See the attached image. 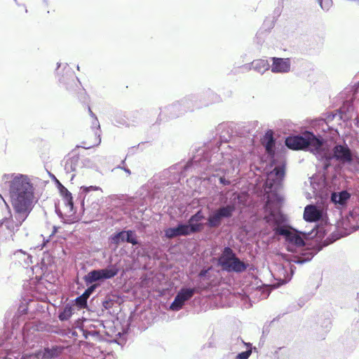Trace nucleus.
Returning <instances> with one entry per match:
<instances>
[{"mask_svg": "<svg viewBox=\"0 0 359 359\" xmlns=\"http://www.w3.org/2000/svg\"><path fill=\"white\" fill-rule=\"evenodd\" d=\"M217 131L220 133L219 139H215L211 147H216L210 149L208 145L205 149L197 150L196 154L188 163L187 166L196 168H201L203 170L220 171L224 174L233 172L238 165V160L236 151L228 144L231 135L226 123L219 124Z\"/></svg>", "mask_w": 359, "mask_h": 359, "instance_id": "f257e3e1", "label": "nucleus"}, {"mask_svg": "<svg viewBox=\"0 0 359 359\" xmlns=\"http://www.w3.org/2000/svg\"><path fill=\"white\" fill-rule=\"evenodd\" d=\"M1 181L8 184V191L13 209H16L20 212L23 210H32L34 187L28 175L20 173L4 174Z\"/></svg>", "mask_w": 359, "mask_h": 359, "instance_id": "f03ea898", "label": "nucleus"}, {"mask_svg": "<svg viewBox=\"0 0 359 359\" xmlns=\"http://www.w3.org/2000/svg\"><path fill=\"white\" fill-rule=\"evenodd\" d=\"M266 220L269 223H273L276 225L274 231L276 234L283 236L285 239V248L289 252L299 253L300 256H296L292 260L297 264H304L309 262L314 257L316 252L311 249H305V243L303 238L299 232L292 228L281 226L280 224L285 221L283 215L279 213L271 212L266 217Z\"/></svg>", "mask_w": 359, "mask_h": 359, "instance_id": "7ed1b4c3", "label": "nucleus"}, {"mask_svg": "<svg viewBox=\"0 0 359 359\" xmlns=\"http://www.w3.org/2000/svg\"><path fill=\"white\" fill-rule=\"evenodd\" d=\"M329 139L322 138V145L320 147L317 158L324 162L327 168L332 160H335L343 165H351L354 158V153L346 142L335 144L332 149L328 144Z\"/></svg>", "mask_w": 359, "mask_h": 359, "instance_id": "20e7f679", "label": "nucleus"}, {"mask_svg": "<svg viewBox=\"0 0 359 359\" xmlns=\"http://www.w3.org/2000/svg\"><path fill=\"white\" fill-rule=\"evenodd\" d=\"M322 137L313 133L306 131L301 135L290 136L285 139V145L292 149L310 151L316 158L322 145Z\"/></svg>", "mask_w": 359, "mask_h": 359, "instance_id": "39448f33", "label": "nucleus"}, {"mask_svg": "<svg viewBox=\"0 0 359 359\" xmlns=\"http://www.w3.org/2000/svg\"><path fill=\"white\" fill-rule=\"evenodd\" d=\"M219 265L227 272L242 273L245 271L248 264L237 257L236 253L229 247H225L219 257Z\"/></svg>", "mask_w": 359, "mask_h": 359, "instance_id": "423d86ee", "label": "nucleus"}, {"mask_svg": "<svg viewBox=\"0 0 359 359\" xmlns=\"http://www.w3.org/2000/svg\"><path fill=\"white\" fill-rule=\"evenodd\" d=\"M339 117V112L337 111L336 113L327 112L325 114L323 118L316 119L313 123V127L318 133V135L321 136L325 139H330L331 140H334L339 135V133L337 129L330 127L329 122L334 119V118Z\"/></svg>", "mask_w": 359, "mask_h": 359, "instance_id": "0eeeda50", "label": "nucleus"}, {"mask_svg": "<svg viewBox=\"0 0 359 359\" xmlns=\"http://www.w3.org/2000/svg\"><path fill=\"white\" fill-rule=\"evenodd\" d=\"M119 271V267L116 264H110L104 269L90 271L83 277V280L89 285L96 281L113 278L118 275Z\"/></svg>", "mask_w": 359, "mask_h": 359, "instance_id": "6e6552de", "label": "nucleus"}, {"mask_svg": "<svg viewBox=\"0 0 359 359\" xmlns=\"http://www.w3.org/2000/svg\"><path fill=\"white\" fill-rule=\"evenodd\" d=\"M236 210V205L233 203L221 206L212 212L207 222V225L210 228H217L222 224L223 219H228L232 217Z\"/></svg>", "mask_w": 359, "mask_h": 359, "instance_id": "1a4fd4ad", "label": "nucleus"}, {"mask_svg": "<svg viewBox=\"0 0 359 359\" xmlns=\"http://www.w3.org/2000/svg\"><path fill=\"white\" fill-rule=\"evenodd\" d=\"M14 210L15 219L9 212V217H4L0 221V227L4 226L10 232L14 233L18 231L22 222L27 219L32 210H23L20 212L16 209Z\"/></svg>", "mask_w": 359, "mask_h": 359, "instance_id": "9d476101", "label": "nucleus"}, {"mask_svg": "<svg viewBox=\"0 0 359 359\" xmlns=\"http://www.w3.org/2000/svg\"><path fill=\"white\" fill-rule=\"evenodd\" d=\"M285 172V165L281 163L276 166L273 170L267 174L266 187L270 190H276L280 185Z\"/></svg>", "mask_w": 359, "mask_h": 359, "instance_id": "9b49d317", "label": "nucleus"}, {"mask_svg": "<svg viewBox=\"0 0 359 359\" xmlns=\"http://www.w3.org/2000/svg\"><path fill=\"white\" fill-rule=\"evenodd\" d=\"M196 292H198L197 288L182 287L170 305V309L174 311H180L182 309L185 302L189 300Z\"/></svg>", "mask_w": 359, "mask_h": 359, "instance_id": "f8f14e48", "label": "nucleus"}, {"mask_svg": "<svg viewBox=\"0 0 359 359\" xmlns=\"http://www.w3.org/2000/svg\"><path fill=\"white\" fill-rule=\"evenodd\" d=\"M196 226H188L187 224L180 223L175 227L168 228L164 230L165 236L171 239L177 236H186L197 232Z\"/></svg>", "mask_w": 359, "mask_h": 359, "instance_id": "ddd939ff", "label": "nucleus"}, {"mask_svg": "<svg viewBox=\"0 0 359 359\" xmlns=\"http://www.w3.org/2000/svg\"><path fill=\"white\" fill-rule=\"evenodd\" d=\"M272 64L271 71L274 74H287L291 70V60L290 58L272 57L270 58Z\"/></svg>", "mask_w": 359, "mask_h": 359, "instance_id": "4468645a", "label": "nucleus"}, {"mask_svg": "<svg viewBox=\"0 0 359 359\" xmlns=\"http://www.w3.org/2000/svg\"><path fill=\"white\" fill-rule=\"evenodd\" d=\"M62 70L65 72V74L59 77L60 82L65 85L68 90H73L74 86H76L77 83L79 82V79L74 76V73L68 64L62 65Z\"/></svg>", "mask_w": 359, "mask_h": 359, "instance_id": "2eb2a0df", "label": "nucleus"}, {"mask_svg": "<svg viewBox=\"0 0 359 359\" xmlns=\"http://www.w3.org/2000/svg\"><path fill=\"white\" fill-rule=\"evenodd\" d=\"M185 113L203 107L202 100L198 95H191L180 100Z\"/></svg>", "mask_w": 359, "mask_h": 359, "instance_id": "dca6fc26", "label": "nucleus"}, {"mask_svg": "<svg viewBox=\"0 0 359 359\" xmlns=\"http://www.w3.org/2000/svg\"><path fill=\"white\" fill-rule=\"evenodd\" d=\"M163 113H164L169 118H176L185 114L180 100L175 102L171 104L166 106Z\"/></svg>", "mask_w": 359, "mask_h": 359, "instance_id": "f3484780", "label": "nucleus"}, {"mask_svg": "<svg viewBox=\"0 0 359 359\" xmlns=\"http://www.w3.org/2000/svg\"><path fill=\"white\" fill-rule=\"evenodd\" d=\"M323 211L314 205H306L304 211V219L306 222H313L321 219Z\"/></svg>", "mask_w": 359, "mask_h": 359, "instance_id": "a211bd4d", "label": "nucleus"}, {"mask_svg": "<svg viewBox=\"0 0 359 359\" xmlns=\"http://www.w3.org/2000/svg\"><path fill=\"white\" fill-rule=\"evenodd\" d=\"M339 112V119L346 121L351 119L353 116L354 105L353 100L350 99L344 102L342 106L337 109Z\"/></svg>", "mask_w": 359, "mask_h": 359, "instance_id": "6ab92c4d", "label": "nucleus"}, {"mask_svg": "<svg viewBox=\"0 0 359 359\" xmlns=\"http://www.w3.org/2000/svg\"><path fill=\"white\" fill-rule=\"evenodd\" d=\"M350 198L351 194L347 191L333 192L331 194L332 202L337 205L338 208L346 205Z\"/></svg>", "mask_w": 359, "mask_h": 359, "instance_id": "aec40b11", "label": "nucleus"}, {"mask_svg": "<svg viewBox=\"0 0 359 359\" xmlns=\"http://www.w3.org/2000/svg\"><path fill=\"white\" fill-rule=\"evenodd\" d=\"M262 143L269 154L272 155L274 154L275 139L273 137V132L271 130L266 132L262 140Z\"/></svg>", "mask_w": 359, "mask_h": 359, "instance_id": "412c9836", "label": "nucleus"}, {"mask_svg": "<svg viewBox=\"0 0 359 359\" xmlns=\"http://www.w3.org/2000/svg\"><path fill=\"white\" fill-rule=\"evenodd\" d=\"M345 222L353 231L359 229V208H355L350 211Z\"/></svg>", "mask_w": 359, "mask_h": 359, "instance_id": "4be33fe9", "label": "nucleus"}, {"mask_svg": "<svg viewBox=\"0 0 359 359\" xmlns=\"http://www.w3.org/2000/svg\"><path fill=\"white\" fill-rule=\"evenodd\" d=\"M64 347L60 346H55L51 348H45L42 354H37V357H41V359H53L58 357L63 351Z\"/></svg>", "mask_w": 359, "mask_h": 359, "instance_id": "5701e85b", "label": "nucleus"}, {"mask_svg": "<svg viewBox=\"0 0 359 359\" xmlns=\"http://www.w3.org/2000/svg\"><path fill=\"white\" fill-rule=\"evenodd\" d=\"M91 129L93 131L95 139L93 144L88 145V146H83V147L85 149H90L94 146H97L101 143V130H100V125L99 123V121L97 117H95L94 119H93L91 123Z\"/></svg>", "mask_w": 359, "mask_h": 359, "instance_id": "b1692460", "label": "nucleus"}, {"mask_svg": "<svg viewBox=\"0 0 359 359\" xmlns=\"http://www.w3.org/2000/svg\"><path fill=\"white\" fill-rule=\"evenodd\" d=\"M12 258L18 261L25 267H28L32 263V257L22 250H18L13 253Z\"/></svg>", "mask_w": 359, "mask_h": 359, "instance_id": "393cba45", "label": "nucleus"}, {"mask_svg": "<svg viewBox=\"0 0 359 359\" xmlns=\"http://www.w3.org/2000/svg\"><path fill=\"white\" fill-rule=\"evenodd\" d=\"M199 96L200 99L202 100L203 107L221 101L220 97L210 89L205 90L202 95Z\"/></svg>", "mask_w": 359, "mask_h": 359, "instance_id": "a878e982", "label": "nucleus"}, {"mask_svg": "<svg viewBox=\"0 0 359 359\" xmlns=\"http://www.w3.org/2000/svg\"><path fill=\"white\" fill-rule=\"evenodd\" d=\"M250 68L256 71L257 72L263 74L269 69H271V65L268 60L265 59L255 60L250 63Z\"/></svg>", "mask_w": 359, "mask_h": 359, "instance_id": "bb28decb", "label": "nucleus"}, {"mask_svg": "<svg viewBox=\"0 0 359 359\" xmlns=\"http://www.w3.org/2000/svg\"><path fill=\"white\" fill-rule=\"evenodd\" d=\"M204 219V215L201 210H198L196 213L193 215L189 219V224L188 226H196V228L198 229L197 230V232H199L203 229V224L201 223V221H202Z\"/></svg>", "mask_w": 359, "mask_h": 359, "instance_id": "cd10ccee", "label": "nucleus"}, {"mask_svg": "<svg viewBox=\"0 0 359 359\" xmlns=\"http://www.w3.org/2000/svg\"><path fill=\"white\" fill-rule=\"evenodd\" d=\"M79 157L74 156L72 158H67L64 165L65 170L67 173H71L74 172L76 170V168L79 165Z\"/></svg>", "mask_w": 359, "mask_h": 359, "instance_id": "c85d7f7f", "label": "nucleus"}, {"mask_svg": "<svg viewBox=\"0 0 359 359\" xmlns=\"http://www.w3.org/2000/svg\"><path fill=\"white\" fill-rule=\"evenodd\" d=\"M74 308L73 306L67 304L64 306L62 309L60 311L58 318L61 321H65L69 320L73 314Z\"/></svg>", "mask_w": 359, "mask_h": 359, "instance_id": "c756f323", "label": "nucleus"}, {"mask_svg": "<svg viewBox=\"0 0 359 359\" xmlns=\"http://www.w3.org/2000/svg\"><path fill=\"white\" fill-rule=\"evenodd\" d=\"M111 243L118 245L120 243L126 242V231H121L110 236Z\"/></svg>", "mask_w": 359, "mask_h": 359, "instance_id": "7c9ffc66", "label": "nucleus"}, {"mask_svg": "<svg viewBox=\"0 0 359 359\" xmlns=\"http://www.w3.org/2000/svg\"><path fill=\"white\" fill-rule=\"evenodd\" d=\"M126 242L133 245L138 244L136 234L132 230L126 231Z\"/></svg>", "mask_w": 359, "mask_h": 359, "instance_id": "2f4dec72", "label": "nucleus"}, {"mask_svg": "<svg viewBox=\"0 0 359 359\" xmlns=\"http://www.w3.org/2000/svg\"><path fill=\"white\" fill-rule=\"evenodd\" d=\"M60 186L61 187V188H60L61 194L65 196L67 203L69 205H73L72 197L71 193L65 187H63L61 184H60Z\"/></svg>", "mask_w": 359, "mask_h": 359, "instance_id": "473e14b6", "label": "nucleus"}, {"mask_svg": "<svg viewBox=\"0 0 359 359\" xmlns=\"http://www.w3.org/2000/svg\"><path fill=\"white\" fill-rule=\"evenodd\" d=\"M88 299L83 294L76 298L75 302L79 308H85L87 306Z\"/></svg>", "mask_w": 359, "mask_h": 359, "instance_id": "72a5a7b5", "label": "nucleus"}, {"mask_svg": "<svg viewBox=\"0 0 359 359\" xmlns=\"http://www.w3.org/2000/svg\"><path fill=\"white\" fill-rule=\"evenodd\" d=\"M97 190L102 191V189L97 186H90V187H84L83 186V187H81L80 196L81 197L83 194H86L90 191H97Z\"/></svg>", "mask_w": 359, "mask_h": 359, "instance_id": "f704fd0d", "label": "nucleus"}, {"mask_svg": "<svg viewBox=\"0 0 359 359\" xmlns=\"http://www.w3.org/2000/svg\"><path fill=\"white\" fill-rule=\"evenodd\" d=\"M252 353V348L250 347L247 351L238 353L234 359H248Z\"/></svg>", "mask_w": 359, "mask_h": 359, "instance_id": "c9c22d12", "label": "nucleus"}, {"mask_svg": "<svg viewBox=\"0 0 359 359\" xmlns=\"http://www.w3.org/2000/svg\"><path fill=\"white\" fill-rule=\"evenodd\" d=\"M318 2L321 8L325 11H328L332 6V0H325L324 2L323 0H318Z\"/></svg>", "mask_w": 359, "mask_h": 359, "instance_id": "e433bc0d", "label": "nucleus"}, {"mask_svg": "<svg viewBox=\"0 0 359 359\" xmlns=\"http://www.w3.org/2000/svg\"><path fill=\"white\" fill-rule=\"evenodd\" d=\"M97 285H92L89 286L85 292L82 294L84 297H86L87 299L90 297V295L95 291L96 289Z\"/></svg>", "mask_w": 359, "mask_h": 359, "instance_id": "4c0bfd02", "label": "nucleus"}, {"mask_svg": "<svg viewBox=\"0 0 359 359\" xmlns=\"http://www.w3.org/2000/svg\"><path fill=\"white\" fill-rule=\"evenodd\" d=\"M219 182L223 185H229L230 184V181L226 180L224 177H219Z\"/></svg>", "mask_w": 359, "mask_h": 359, "instance_id": "58836bf2", "label": "nucleus"}, {"mask_svg": "<svg viewBox=\"0 0 359 359\" xmlns=\"http://www.w3.org/2000/svg\"><path fill=\"white\" fill-rule=\"evenodd\" d=\"M311 185L313 187V188L314 189L313 190V194L317 196L318 194V191H317V189H316V188L315 187V183L313 182H311Z\"/></svg>", "mask_w": 359, "mask_h": 359, "instance_id": "ea45409f", "label": "nucleus"}, {"mask_svg": "<svg viewBox=\"0 0 359 359\" xmlns=\"http://www.w3.org/2000/svg\"><path fill=\"white\" fill-rule=\"evenodd\" d=\"M88 111H89V114H90V116L93 118V119H94V118H95V117H97V116H95V114L92 111V110L90 109V107H88Z\"/></svg>", "mask_w": 359, "mask_h": 359, "instance_id": "a19ab883", "label": "nucleus"}, {"mask_svg": "<svg viewBox=\"0 0 359 359\" xmlns=\"http://www.w3.org/2000/svg\"><path fill=\"white\" fill-rule=\"evenodd\" d=\"M62 64L61 63H57V69H56V72H57V74L59 76L60 75V67H61Z\"/></svg>", "mask_w": 359, "mask_h": 359, "instance_id": "79ce46f5", "label": "nucleus"}, {"mask_svg": "<svg viewBox=\"0 0 359 359\" xmlns=\"http://www.w3.org/2000/svg\"><path fill=\"white\" fill-rule=\"evenodd\" d=\"M119 168H121V167H118ZM122 169H123V170L128 173V175H130L131 174V172L130 170L128 169V168H122Z\"/></svg>", "mask_w": 359, "mask_h": 359, "instance_id": "37998d69", "label": "nucleus"}, {"mask_svg": "<svg viewBox=\"0 0 359 359\" xmlns=\"http://www.w3.org/2000/svg\"><path fill=\"white\" fill-rule=\"evenodd\" d=\"M206 273V271H201L199 273V276H205Z\"/></svg>", "mask_w": 359, "mask_h": 359, "instance_id": "c03bdc74", "label": "nucleus"}, {"mask_svg": "<svg viewBox=\"0 0 359 359\" xmlns=\"http://www.w3.org/2000/svg\"><path fill=\"white\" fill-rule=\"evenodd\" d=\"M88 333H89L90 334H91V335H95V334H97V332H95H95H91V331H90Z\"/></svg>", "mask_w": 359, "mask_h": 359, "instance_id": "a18cd8bd", "label": "nucleus"}, {"mask_svg": "<svg viewBox=\"0 0 359 359\" xmlns=\"http://www.w3.org/2000/svg\"><path fill=\"white\" fill-rule=\"evenodd\" d=\"M53 229H54V230L53 231V233H55L56 232V231H57V229H56L55 226H54Z\"/></svg>", "mask_w": 359, "mask_h": 359, "instance_id": "49530a36", "label": "nucleus"}, {"mask_svg": "<svg viewBox=\"0 0 359 359\" xmlns=\"http://www.w3.org/2000/svg\"><path fill=\"white\" fill-rule=\"evenodd\" d=\"M259 35H260V33H259V32H258V33L257 34V39H258V38H259Z\"/></svg>", "mask_w": 359, "mask_h": 359, "instance_id": "de8ad7c7", "label": "nucleus"}, {"mask_svg": "<svg viewBox=\"0 0 359 359\" xmlns=\"http://www.w3.org/2000/svg\"><path fill=\"white\" fill-rule=\"evenodd\" d=\"M246 346H251V344H245Z\"/></svg>", "mask_w": 359, "mask_h": 359, "instance_id": "09e8293b", "label": "nucleus"}, {"mask_svg": "<svg viewBox=\"0 0 359 359\" xmlns=\"http://www.w3.org/2000/svg\"><path fill=\"white\" fill-rule=\"evenodd\" d=\"M74 176H75L74 175H72V176L71 179L72 180V179L74 178Z\"/></svg>", "mask_w": 359, "mask_h": 359, "instance_id": "8fccbe9b", "label": "nucleus"}, {"mask_svg": "<svg viewBox=\"0 0 359 359\" xmlns=\"http://www.w3.org/2000/svg\"><path fill=\"white\" fill-rule=\"evenodd\" d=\"M76 68H77L78 70H79V65H77Z\"/></svg>", "mask_w": 359, "mask_h": 359, "instance_id": "3c124183", "label": "nucleus"}, {"mask_svg": "<svg viewBox=\"0 0 359 359\" xmlns=\"http://www.w3.org/2000/svg\"><path fill=\"white\" fill-rule=\"evenodd\" d=\"M357 104L359 105V100L357 101Z\"/></svg>", "mask_w": 359, "mask_h": 359, "instance_id": "603ef678", "label": "nucleus"}, {"mask_svg": "<svg viewBox=\"0 0 359 359\" xmlns=\"http://www.w3.org/2000/svg\"><path fill=\"white\" fill-rule=\"evenodd\" d=\"M358 1V4L359 5V0H356Z\"/></svg>", "mask_w": 359, "mask_h": 359, "instance_id": "864d4df0", "label": "nucleus"}, {"mask_svg": "<svg viewBox=\"0 0 359 359\" xmlns=\"http://www.w3.org/2000/svg\"><path fill=\"white\" fill-rule=\"evenodd\" d=\"M14 1H17V0H13Z\"/></svg>", "mask_w": 359, "mask_h": 359, "instance_id": "5fc2aeb1", "label": "nucleus"}]
</instances>
